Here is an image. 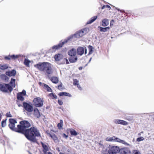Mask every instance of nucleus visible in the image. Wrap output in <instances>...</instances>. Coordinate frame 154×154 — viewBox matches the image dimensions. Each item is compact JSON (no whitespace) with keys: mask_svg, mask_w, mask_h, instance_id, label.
<instances>
[{"mask_svg":"<svg viewBox=\"0 0 154 154\" xmlns=\"http://www.w3.org/2000/svg\"><path fill=\"white\" fill-rule=\"evenodd\" d=\"M98 28H100V30L101 32H106L110 29V28L109 26L106 27H103L99 26Z\"/></svg>","mask_w":154,"mask_h":154,"instance_id":"a878e982","label":"nucleus"},{"mask_svg":"<svg viewBox=\"0 0 154 154\" xmlns=\"http://www.w3.org/2000/svg\"><path fill=\"white\" fill-rule=\"evenodd\" d=\"M105 7H106V6L105 5H103V6L102 7L101 9H104Z\"/></svg>","mask_w":154,"mask_h":154,"instance_id":"bf43d9fd","label":"nucleus"},{"mask_svg":"<svg viewBox=\"0 0 154 154\" xmlns=\"http://www.w3.org/2000/svg\"><path fill=\"white\" fill-rule=\"evenodd\" d=\"M8 68V64L3 65H0V69L2 70L7 69Z\"/></svg>","mask_w":154,"mask_h":154,"instance_id":"7c9ffc66","label":"nucleus"},{"mask_svg":"<svg viewBox=\"0 0 154 154\" xmlns=\"http://www.w3.org/2000/svg\"><path fill=\"white\" fill-rule=\"evenodd\" d=\"M65 92H61L58 94V95L60 96H62L64 95Z\"/></svg>","mask_w":154,"mask_h":154,"instance_id":"3c124183","label":"nucleus"},{"mask_svg":"<svg viewBox=\"0 0 154 154\" xmlns=\"http://www.w3.org/2000/svg\"><path fill=\"white\" fill-rule=\"evenodd\" d=\"M97 16H95L92 17L90 20L87 22L86 24H88L92 23L97 19Z\"/></svg>","mask_w":154,"mask_h":154,"instance_id":"412c9836","label":"nucleus"},{"mask_svg":"<svg viewBox=\"0 0 154 154\" xmlns=\"http://www.w3.org/2000/svg\"><path fill=\"white\" fill-rule=\"evenodd\" d=\"M78 57L77 56H74L73 57H70L68 59L69 62L71 63H75L78 60Z\"/></svg>","mask_w":154,"mask_h":154,"instance_id":"6ab92c4d","label":"nucleus"},{"mask_svg":"<svg viewBox=\"0 0 154 154\" xmlns=\"http://www.w3.org/2000/svg\"><path fill=\"white\" fill-rule=\"evenodd\" d=\"M116 9H117L118 11H120L121 12H123L126 13L125 12V11L123 10H120L119 8H116Z\"/></svg>","mask_w":154,"mask_h":154,"instance_id":"8fccbe9b","label":"nucleus"},{"mask_svg":"<svg viewBox=\"0 0 154 154\" xmlns=\"http://www.w3.org/2000/svg\"><path fill=\"white\" fill-rule=\"evenodd\" d=\"M68 54L70 57L76 56L77 54L76 50L75 48H72L68 51Z\"/></svg>","mask_w":154,"mask_h":154,"instance_id":"ddd939ff","label":"nucleus"},{"mask_svg":"<svg viewBox=\"0 0 154 154\" xmlns=\"http://www.w3.org/2000/svg\"><path fill=\"white\" fill-rule=\"evenodd\" d=\"M113 25V24L112 23V22H111H111H110V26H112V25Z\"/></svg>","mask_w":154,"mask_h":154,"instance_id":"338daca9","label":"nucleus"},{"mask_svg":"<svg viewBox=\"0 0 154 154\" xmlns=\"http://www.w3.org/2000/svg\"><path fill=\"white\" fill-rule=\"evenodd\" d=\"M91 60H92V57H91V58L90 59H89V61H88V63H89L91 61Z\"/></svg>","mask_w":154,"mask_h":154,"instance_id":"e2e57ef3","label":"nucleus"},{"mask_svg":"<svg viewBox=\"0 0 154 154\" xmlns=\"http://www.w3.org/2000/svg\"><path fill=\"white\" fill-rule=\"evenodd\" d=\"M17 104L19 107L22 106V105L20 104V102L17 100Z\"/></svg>","mask_w":154,"mask_h":154,"instance_id":"864d4df0","label":"nucleus"},{"mask_svg":"<svg viewBox=\"0 0 154 154\" xmlns=\"http://www.w3.org/2000/svg\"><path fill=\"white\" fill-rule=\"evenodd\" d=\"M79 84V81L77 79H74L73 80V84L74 85H77Z\"/></svg>","mask_w":154,"mask_h":154,"instance_id":"79ce46f5","label":"nucleus"},{"mask_svg":"<svg viewBox=\"0 0 154 154\" xmlns=\"http://www.w3.org/2000/svg\"><path fill=\"white\" fill-rule=\"evenodd\" d=\"M19 93H21V95L23 96L26 95V91L24 90H23L21 92H19Z\"/></svg>","mask_w":154,"mask_h":154,"instance_id":"a18cd8bd","label":"nucleus"},{"mask_svg":"<svg viewBox=\"0 0 154 154\" xmlns=\"http://www.w3.org/2000/svg\"><path fill=\"white\" fill-rule=\"evenodd\" d=\"M39 84L40 85H42L43 86V83H42V82H39Z\"/></svg>","mask_w":154,"mask_h":154,"instance_id":"0e129e2a","label":"nucleus"},{"mask_svg":"<svg viewBox=\"0 0 154 154\" xmlns=\"http://www.w3.org/2000/svg\"><path fill=\"white\" fill-rule=\"evenodd\" d=\"M144 138L143 137H140L137 139L136 141L138 142H140L144 140Z\"/></svg>","mask_w":154,"mask_h":154,"instance_id":"a19ab883","label":"nucleus"},{"mask_svg":"<svg viewBox=\"0 0 154 154\" xmlns=\"http://www.w3.org/2000/svg\"><path fill=\"white\" fill-rule=\"evenodd\" d=\"M13 90V88L9 84H0V91L3 92H11Z\"/></svg>","mask_w":154,"mask_h":154,"instance_id":"7ed1b4c3","label":"nucleus"},{"mask_svg":"<svg viewBox=\"0 0 154 154\" xmlns=\"http://www.w3.org/2000/svg\"><path fill=\"white\" fill-rule=\"evenodd\" d=\"M41 144L43 148V152L44 153L42 154H46L47 151L49 150L48 146L42 142H41Z\"/></svg>","mask_w":154,"mask_h":154,"instance_id":"a211bd4d","label":"nucleus"},{"mask_svg":"<svg viewBox=\"0 0 154 154\" xmlns=\"http://www.w3.org/2000/svg\"><path fill=\"white\" fill-rule=\"evenodd\" d=\"M51 81L54 84H57L59 81L58 78L57 77L53 76L50 78Z\"/></svg>","mask_w":154,"mask_h":154,"instance_id":"b1692460","label":"nucleus"},{"mask_svg":"<svg viewBox=\"0 0 154 154\" xmlns=\"http://www.w3.org/2000/svg\"><path fill=\"white\" fill-rule=\"evenodd\" d=\"M119 148L116 146H111L108 151L107 153H103V154H119Z\"/></svg>","mask_w":154,"mask_h":154,"instance_id":"1a4fd4ad","label":"nucleus"},{"mask_svg":"<svg viewBox=\"0 0 154 154\" xmlns=\"http://www.w3.org/2000/svg\"><path fill=\"white\" fill-rule=\"evenodd\" d=\"M132 152L134 154H141L138 150L134 149L132 151Z\"/></svg>","mask_w":154,"mask_h":154,"instance_id":"ea45409f","label":"nucleus"},{"mask_svg":"<svg viewBox=\"0 0 154 154\" xmlns=\"http://www.w3.org/2000/svg\"><path fill=\"white\" fill-rule=\"evenodd\" d=\"M49 136L53 139L55 143H57L58 142V138L55 134H50Z\"/></svg>","mask_w":154,"mask_h":154,"instance_id":"5701e85b","label":"nucleus"},{"mask_svg":"<svg viewBox=\"0 0 154 154\" xmlns=\"http://www.w3.org/2000/svg\"><path fill=\"white\" fill-rule=\"evenodd\" d=\"M48 96L52 97V99H56L57 98V96L56 95L54 94L53 93H50L49 94Z\"/></svg>","mask_w":154,"mask_h":154,"instance_id":"4c0bfd02","label":"nucleus"},{"mask_svg":"<svg viewBox=\"0 0 154 154\" xmlns=\"http://www.w3.org/2000/svg\"><path fill=\"white\" fill-rule=\"evenodd\" d=\"M6 116L7 117H12V115L10 114V112H7L6 115Z\"/></svg>","mask_w":154,"mask_h":154,"instance_id":"49530a36","label":"nucleus"},{"mask_svg":"<svg viewBox=\"0 0 154 154\" xmlns=\"http://www.w3.org/2000/svg\"><path fill=\"white\" fill-rule=\"evenodd\" d=\"M58 102L59 105H61L63 104V102L61 100H59Z\"/></svg>","mask_w":154,"mask_h":154,"instance_id":"09e8293b","label":"nucleus"},{"mask_svg":"<svg viewBox=\"0 0 154 154\" xmlns=\"http://www.w3.org/2000/svg\"><path fill=\"white\" fill-rule=\"evenodd\" d=\"M34 66L40 71L45 72L48 74H50L52 72L51 65L49 63L40 62L35 65Z\"/></svg>","mask_w":154,"mask_h":154,"instance_id":"f03ea898","label":"nucleus"},{"mask_svg":"<svg viewBox=\"0 0 154 154\" xmlns=\"http://www.w3.org/2000/svg\"><path fill=\"white\" fill-rule=\"evenodd\" d=\"M63 57V56L62 54L58 53L55 55L54 58L55 61L59 62L62 59Z\"/></svg>","mask_w":154,"mask_h":154,"instance_id":"2eb2a0df","label":"nucleus"},{"mask_svg":"<svg viewBox=\"0 0 154 154\" xmlns=\"http://www.w3.org/2000/svg\"><path fill=\"white\" fill-rule=\"evenodd\" d=\"M83 67L82 66H80L79 67V70H81L82 69Z\"/></svg>","mask_w":154,"mask_h":154,"instance_id":"680f3d73","label":"nucleus"},{"mask_svg":"<svg viewBox=\"0 0 154 154\" xmlns=\"http://www.w3.org/2000/svg\"><path fill=\"white\" fill-rule=\"evenodd\" d=\"M43 100L39 97L35 98L33 100V103L34 105L38 107H40L43 106Z\"/></svg>","mask_w":154,"mask_h":154,"instance_id":"0eeeda50","label":"nucleus"},{"mask_svg":"<svg viewBox=\"0 0 154 154\" xmlns=\"http://www.w3.org/2000/svg\"><path fill=\"white\" fill-rule=\"evenodd\" d=\"M57 64H65V60H64V58H63L59 62H57Z\"/></svg>","mask_w":154,"mask_h":154,"instance_id":"58836bf2","label":"nucleus"},{"mask_svg":"<svg viewBox=\"0 0 154 154\" xmlns=\"http://www.w3.org/2000/svg\"><path fill=\"white\" fill-rule=\"evenodd\" d=\"M19 123L20 124L17 125L18 128V133L24 134L26 137L30 141L33 143L37 142L36 137L41 136L38 130L35 127L28 128L30 127L31 125L26 120L21 121Z\"/></svg>","mask_w":154,"mask_h":154,"instance_id":"f257e3e1","label":"nucleus"},{"mask_svg":"<svg viewBox=\"0 0 154 154\" xmlns=\"http://www.w3.org/2000/svg\"><path fill=\"white\" fill-rule=\"evenodd\" d=\"M114 22V20H111V22H111H111Z\"/></svg>","mask_w":154,"mask_h":154,"instance_id":"69168bd1","label":"nucleus"},{"mask_svg":"<svg viewBox=\"0 0 154 154\" xmlns=\"http://www.w3.org/2000/svg\"><path fill=\"white\" fill-rule=\"evenodd\" d=\"M76 51L78 55L82 56L84 53V48L81 46H79L77 48Z\"/></svg>","mask_w":154,"mask_h":154,"instance_id":"4468645a","label":"nucleus"},{"mask_svg":"<svg viewBox=\"0 0 154 154\" xmlns=\"http://www.w3.org/2000/svg\"><path fill=\"white\" fill-rule=\"evenodd\" d=\"M109 24V21L108 19L105 18L103 19L102 20V25L103 26H106Z\"/></svg>","mask_w":154,"mask_h":154,"instance_id":"aec40b11","label":"nucleus"},{"mask_svg":"<svg viewBox=\"0 0 154 154\" xmlns=\"http://www.w3.org/2000/svg\"><path fill=\"white\" fill-rule=\"evenodd\" d=\"M64 60H65V63H66V64H68L69 63V61L67 58H64Z\"/></svg>","mask_w":154,"mask_h":154,"instance_id":"603ef678","label":"nucleus"},{"mask_svg":"<svg viewBox=\"0 0 154 154\" xmlns=\"http://www.w3.org/2000/svg\"><path fill=\"white\" fill-rule=\"evenodd\" d=\"M8 126L9 128L12 131L18 132V128L15 127V124L17 123L16 120L14 119H9Z\"/></svg>","mask_w":154,"mask_h":154,"instance_id":"39448f33","label":"nucleus"},{"mask_svg":"<svg viewBox=\"0 0 154 154\" xmlns=\"http://www.w3.org/2000/svg\"><path fill=\"white\" fill-rule=\"evenodd\" d=\"M130 149L128 148L124 147L120 149L119 154H131Z\"/></svg>","mask_w":154,"mask_h":154,"instance_id":"9d476101","label":"nucleus"},{"mask_svg":"<svg viewBox=\"0 0 154 154\" xmlns=\"http://www.w3.org/2000/svg\"><path fill=\"white\" fill-rule=\"evenodd\" d=\"M16 74V71L14 69H12L11 71H7L6 72V75L9 76H15Z\"/></svg>","mask_w":154,"mask_h":154,"instance_id":"f3484780","label":"nucleus"},{"mask_svg":"<svg viewBox=\"0 0 154 154\" xmlns=\"http://www.w3.org/2000/svg\"><path fill=\"white\" fill-rule=\"evenodd\" d=\"M103 141H100V142L98 143V146H99V150L100 149H103L104 148V146L103 144Z\"/></svg>","mask_w":154,"mask_h":154,"instance_id":"473e14b6","label":"nucleus"},{"mask_svg":"<svg viewBox=\"0 0 154 154\" xmlns=\"http://www.w3.org/2000/svg\"><path fill=\"white\" fill-rule=\"evenodd\" d=\"M125 119L129 121H132L133 119L132 117L130 116H126Z\"/></svg>","mask_w":154,"mask_h":154,"instance_id":"37998d69","label":"nucleus"},{"mask_svg":"<svg viewBox=\"0 0 154 154\" xmlns=\"http://www.w3.org/2000/svg\"><path fill=\"white\" fill-rule=\"evenodd\" d=\"M16 80L15 79L12 78L11 79V81L9 83V84L13 88H14L15 87V82Z\"/></svg>","mask_w":154,"mask_h":154,"instance_id":"c85d7f7f","label":"nucleus"},{"mask_svg":"<svg viewBox=\"0 0 154 154\" xmlns=\"http://www.w3.org/2000/svg\"><path fill=\"white\" fill-rule=\"evenodd\" d=\"M70 133L72 136H76L78 135L77 132L73 129H71L70 130Z\"/></svg>","mask_w":154,"mask_h":154,"instance_id":"2f4dec72","label":"nucleus"},{"mask_svg":"<svg viewBox=\"0 0 154 154\" xmlns=\"http://www.w3.org/2000/svg\"><path fill=\"white\" fill-rule=\"evenodd\" d=\"M106 7L108 8H110L111 9V7L110 6L108 5H106Z\"/></svg>","mask_w":154,"mask_h":154,"instance_id":"13d9d810","label":"nucleus"},{"mask_svg":"<svg viewBox=\"0 0 154 154\" xmlns=\"http://www.w3.org/2000/svg\"><path fill=\"white\" fill-rule=\"evenodd\" d=\"M62 84L61 82H60L59 85L57 86V88L60 90L62 91L63 90V88H62Z\"/></svg>","mask_w":154,"mask_h":154,"instance_id":"c03bdc74","label":"nucleus"},{"mask_svg":"<svg viewBox=\"0 0 154 154\" xmlns=\"http://www.w3.org/2000/svg\"><path fill=\"white\" fill-rule=\"evenodd\" d=\"M143 133V131H142L141 132H140V133H139L138 134V136H140L141 135V133Z\"/></svg>","mask_w":154,"mask_h":154,"instance_id":"052dcab7","label":"nucleus"},{"mask_svg":"<svg viewBox=\"0 0 154 154\" xmlns=\"http://www.w3.org/2000/svg\"><path fill=\"white\" fill-rule=\"evenodd\" d=\"M118 138L113 136L112 137H108L106 139V140L108 141H115L117 142L116 139Z\"/></svg>","mask_w":154,"mask_h":154,"instance_id":"4be33fe9","label":"nucleus"},{"mask_svg":"<svg viewBox=\"0 0 154 154\" xmlns=\"http://www.w3.org/2000/svg\"><path fill=\"white\" fill-rule=\"evenodd\" d=\"M0 77L1 79L6 82L8 81L9 79V78L5 74H2L0 75Z\"/></svg>","mask_w":154,"mask_h":154,"instance_id":"c756f323","label":"nucleus"},{"mask_svg":"<svg viewBox=\"0 0 154 154\" xmlns=\"http://www.w3.org/2000/svg\"><path fill=\"white\" fill-rule=\"evenodd\" d=\"M33 111L35 117L37 118H39L41 116V115L38 109L37 108H35L33 109Z\"/></svg>","mask_w":154,"mask_h":154,"instance_id":"dca6fc26","label":"nucleus"},{"mask_svg":"<svg viewBox=\"0 0 154 154\" xmlns=\"http://www.w3.org/2000/svg\"><path fill=\"white\" fill-rule=\"evenodd\" d=\"M23 107L24 109L28 112H30L33 111L34 108L32 104L30 103L23 102Z\"/></svg>","mask_w":154,"mask_h":154,"instance_id":"6e6552de","label":"nucleus"},{"mask_svg":"<svg viewBox=\"0 0 154 154\" xmlns=\"http://www.w3.org/2000/svg\"><path fill=\"white\" fill-rule=\"evenodd\" d=\"M63 121L62 120H60V123H58L57 125V127L59 129H60L63 125Z\"/></svg>","mask_w":154,"mask_h":154,"instance_id":"f704fd0d","label":"nucleus"},{"mask_svg":"<svg viewBox=\"0 0 154 154\" xmlns=\"http://www.w3.org/2000/svg\"><path fill=\"white\" fill-rule=\"evenodd\" d=\"M64 96H68L69 97H72V95H71V94H70L69 93H68L66 92H65Z\"/></svg>","mask_w":154,"mask_h":154,"instance_id":"de8ad7c7","label":"nucleus"},{"mask_svg":"<svg viewBox=\"0 0 154 154\" xmlns=\"http://www.w3.org/2000/svg\"><path fill=\"white\" fill-rule=\"evenodd\" d=\"M113 122L116 124H119L124 125L128 124V123L127 122L119 119H115L113 120Z\"/></svg>","mask_w":154,"mask_h":154,"instance_id":"f8f14e48","label":"nucleus"},{"mask_svg":"<svg viewBox=\"0 0 154 154\" xmlns=\"http://www.w3.org/2000/svg\"><path fill=\"white\" fill-rule=\"evenodd\" d=\"M48 154H53L52 153H51V152H48Z\"/></svg>","mask_w":154,"mask_h":154,"instance_id":"774afa93","label":"nucleus"},{"mask_svg":"<svg viewBox=\"0 0 154 154\" xmlns=\"http://www.w3.org/2000/svg\"><path fill=\"white\" fill-rule=\"evenodd\" d=\"M43 86L44 88L46 90L48 91L52 92V89L48 85L45 84H43Z\"/></svg>","mask_w":154,"mask_h":154,"instance_id":"cd10ccee","label":"nucleus"},{"mask_svg":"<svg viewBox=\"0 0 154 154\" xmlns=\"http://www.w3.org/2000/svg\"><path fill=\"white\" fill-rule=\"evenodd\" d=\"M88 48L89 50V52L88 53V55H90L91 54L93 51V49H94L93 47L91 45H89L88 46Z\"/></svg>","mask_w":154,"mask_h":154,"instance_id":"72a5a7b5","label":"nucleus"},{"mask_svg":"<svg viewBox=\"0 0 154 154\" xmlns=\"http://www.w3.org/2000/svg\"><path fill=\"white\" fill-rule=\"evenodd\" d=\"M84 48V53L85 54H86L87 53V49L86 47H85Z\"/></svg>","mask_w":154,"mask_h":154,"instance_id":"4d7b16f0","label":"nucleus"},{"mask_svg":"<svg viewBox=\"0 0 154 154\" xmlns=\"http://www.w3.org/2000/svg\"><path fill=\"white\" fill-rule=\"evenodd\" d=\"M72 36H69L66 38L63 41H62V40L58 44L53 46L52 47V49L53 50H57L60 48L65 43L68 42L69 41H71L72 39Z\"/></svg>","mask_w":154,"mask_h":154,"instance_id":"20e7f679","label":"nucleus"},{"mask_svg":"<svg viewBox=\"0 0 154 154\" xmlns=\"http://www.w3.org/2000/svg\"><path fill=\"white\" fill-rule=\"evenodd\" d=\"M77 87H78V88L80 90H82V88L80 86V85H79V84L78 85H77Z\"/></svg>","mask_w":154,"mask_h":154,"instance_id":"6e6d98bb","label":"nucleus"},{"mask_svg":"<svg viewBox=\"0 0 154 154\" xmlns=\"http://www.w3.org/2000/svg\"><path fill=\"white\" fill-rule=\"evenodd\" d=\"M7 119L3 120L1 122V126L2 127H5L6 125V121Z\"/></svg>","mask_w":154,"mask_h":154,"instance_id":"e433bc0d","label":"nucleus"},{"mask_svg":"<svg viewBox=\"0 0 154 154\" xmlns=\"http://www.w3.org/2000/svg\"><path fill=\"white\" fill-rule=\"evenodd\" d=\"M88 29L87 28H85L76 32L75 34L70 36H72V39L73 37L76 38H79L85 35L88 32Z\"/></svg>","mask_w":154,"mask_h":154,"instance_id":"423d86ee","label":"nucleus"},{"mask_svg":"<svg viewBox=\"0 0 154 154\" xmlns=\"http://www.w3.org/2000/svg\"><path fill=\"white\" fill-rule=\"evenodd\" d=\"M30 63V61L29 60L26 58L25 59L24 63L26 66H29Z\"/></svg>","mask_w":154,"mask_h":154,"instance_id":"c9c22d12","label":"nucleus"},{"mask_svg":"<svg viewBox=\"0 0 154 154\" xmlns=\"http://www.w3.org/2000/svg\"><path fill=\"white\" fill-rule=\"evenodd\" d=\"M21 57V55H10L9 54L8 56H6L4 57L5 59L6 60H10L11 59L13 60H15L16 59L18 58L19 57Z\"/></svg>","mask_w":154,"mask_h":154,"instance_id":"9b49d317","label":"nucleus"},{"mask_svg":"<svg viewBox=\"0 0 154 154\" xmlns=\"http://www.w3.org/2000/svg\"><path fill=\"white\" fill-rule=\"evenodd\" d=\"M17 99L19 100L23 101L24 100V97L22 95H21V93H18L17 94Z\"/></svg>","mask_w":154,"mask_h":154,"instance_id":"bb28decb","label":"nucleus"},{"mask_svg":"<svg viewBox=\"0 0 154 154\" xmlns=\"http://www.w3.org/2000/svg\"><path fill=\"white\" fill-rule=\"evenodd\" d=\"M117 142L120 143H122L127 146H129L130 145L129 144L126 142L124 140H122L119 138H118L116 139Z\"/></svg>","mask_w":154,"mask_h":154,"instance_id":"393cba45","label":"nucleus"},{"mask_svg":"<svg viewBox=\"0 0 154 154\" xmlns=\"http://www.w3.org/2000/svg\"><path fill=\"white\" fill-rule=\"evenodd\" d=\"M62 136H63V137H64V138H67L68 137V135H66L65 133H63V134Z\"/></svg>","mask_w":154,"mask_h":154,"instance_id":"5fc2aeb1","label":"nucleus"}]
</instances>
